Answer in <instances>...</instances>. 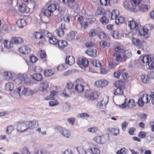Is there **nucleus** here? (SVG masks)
I'll return each mask as SVG.
<instances>
[{
	"mask_svg": "<svg viewBox=\"0 0 154 154\" xmlns=\"http://www.w3.org/2000/svg\"><path fill=\"white\" fill-rule=\"evenodd\" d=\"M18 93L19 95L20 94V92L21 91V94L24 95L26 96H29L32 95L34 93V91L28 89L27 88L24 87H21L17 88Z\"/></svg>",
	"mask_w": 154,
	"mask_h": 154,
	"instance_id": "obj_1",
	"label": "nucleus"
},
{
	"mask_svg": "<svg viewBox=\"0 0 154 154\" xmlns=\"http://www.w3.org/2000/svg\"><path fill=\"white\" fill-rule=\"evenodd\" d=\"M88 152L91 154H100V150L98 146L93 143H91L90 146L87 149Z\"/></svg>",
	"mask_w": 154,
	"mask_h": 154,
	"instance_id": "obj_2",
	"label": "nucleus"
},
{
	"mask_svg": "<svg viewBox=\"0 0 154 154\" xmlns=\"http://www.w3.org/2000/svg\"><path fill=\"white\" fill-rule=\"evenodd\" d=\"M18 78L22 83L25 84L26 85H30L31 83L30 79L26 74H20L19 75Z\"/></svg>",
	"mask_w": 154,
	"mask_h": 154,
	"instance_id": "obj_3",
	"label": "nucleus"
},
{
	"mask_svg": "<svg viewBox=\"0 0 154 154\" xmlns=\"http://www.w3.org/2000/svg\"><path fill=\"white\" fill-rule=\"evenodd\" d=\"M55 129L60 130V133L65 137L69 138L70 136V132L66 129L60 128L58 126H55Z\"/></svg>",
	"mask_w": 154,
	"mask_h": 154,
	"instance_id": "obj_4",
	"label": "nucleus"
},
{
	"mask_svg": "<svg viewBox=\"0 0 154 154\" xmlns=\"http://www.w3.org/2000/svg\"><path fill=\"white\" fill-rule=\"evenodd\" d=\"M108 83L107 80L102 79L96 81L94 83V85L97 87L101 88L107 86Z\"/></svg>",
	"mask_w": 154,
	"mask_h": 154,
	"instance_id": "obj_5",
	"label": "nucleus"
},
{
	"mask_svg": "<svg viewBox=\"0 0 154 154\" xmlns=\"http://www.w3.org/2000/svg\"><path fill=\"white\" fill-rule=\"evenodd\" d=\"M137 28V31H138L140 35L143 36L145 38H148L149 37L148 34V30L147 29L142 27L140 25Z\"/></svg>",
	"mask_w": 154,
	"mask_h": 154,
	"instance_id": "obj_6",
	"label": "nucleus"
},
{
	"mask_svg": "<svg viewBox=\"0 0 154 154\" xmlns=\"http://www.w3.org/2000/svg\"><path fill=\"white\" fill-rule=\"evenodd\" d=\"M141 0H133L131 3V10L134 12H136L139 9L138 5L140 3Z\"/></svg>",
	"mask_w": 154,
	"mask_h": 154,
	"instance_id": "obj_7",
	"label": "nucleus"
},
{
	"mask_svg": "<svg viewBox=\"0 0 154 154\" xmlns=\"http://www.w3.org/2000/svg\"><path fill=\"white\" fill-rule=\"evenodd\" d=\"M19 52L24 54H27L31 51V48L27 45H23L19 49Z\"/></svg>",
	"mask_w": 154,
	"mask_h": 154,
	"instance_id": "obj_8",
	"label": "nucleus"
},
{
	"mask_svg": "<svg viewBox=\"0 0 154 154\" xmlns=\"http://www.w3.org/2000/svg\"><path fill=\"white\" fill-rule=\"evenodd\" d=\"M128 25L129 27L131 29H135L137 31L140 25L137 24L136 22L133 19L128 21Z\"/></svg>",
	"mask_w": 154,
	"mask_h": 154,
	"instance_id": "obj_9",
	"label": "nucleus"
},
{
	"mask_svg": "<svg viewBox=\"0 0 154 154\" xmlns=\"http://www.w3.org/2000/svg\"><path fill=\"white\" fill-rule=\"evenodd\" d=\"M17 130L19 132H23L28 129L26 122L18 124L17 127Z\"/></svg>",
	"mask_w": 154,
	"mask_h": 154,
	"instance_id": "obj_10",
	"label": "nucleus"
},
{
	"mask_svg": "<svg viewBox=\"0 0 154 154\" xmlns=\"http://www.w3.org/2000/svg\"><path fill=\"white\" fill-rule=\"evenodd\" d=\"M61 26V27H59L56 30L57 34L60 37L63 36L64 34L63 29H65V25L64 23H62Z\"/></svg>",
	"mask_w": 154,
	"mask_h": 154,
	"instance_id": "obj_11",
	"label": "nucleus"
},
{
	"mask_svg": "<svg viewBox=\"0 0 154 154\" xmlns=\"http://www.w3.org/2000/svg\"><path fill=\"white\" fill-rule=\"evenodd\" d=\"M48 82L46 81H44L40 83L38 89L40 91H45L48 88Z\"/></svg>",
	"mask_w": 154,
	"mask_h": 154,
	"instance_id": "obj_12",
	"label": "nucleus"
},
{
	"mask_svg": "<svg viewBox=\"0 0 154 154\" xmlns=\"http://www.w3.org/2000/svg\"><path fill=\"white\" fill-rule=\"evenodd\" d=\"M89 62L88 60L86 58H83L81 60H79L77 62V64L81 67H86L88 66Z\"/></svg>",
	"mask_w": 154,
	"mask_h": 154,
	"instance_id": "obj_13",
	"label": "nucleus"
},
{
	"mask_svg": "<svg viewBox=\"0 0 154 154\" xmlns=\"http://www.w3.org/2000/svg\"><path fill=\"white\" fill-rule=\"evenodd\" d=\"M13 44H21L23 42V39L20 37H13L11 40Z\"/></svg>",
	"mask_w": 154,
	"mask_h": 154,
	"instance_id": "obj_14",
	"label": "nucleus"
},
{
	"mask_svg": "<svg viewBox=\"0 0 154 154\" xmlns=\"http://www.w3.org/2000/svg\"><path fill=\"white\" fill-rule=\"evenodd\" d=\"M67 45V43L66 41L60 40L58 41L57 47L60 49H63Z\"/></svg>",
	"mask_w": 154,
	"mask_h": 154,
	"instance_id": "obj_15",
	"label": "nucleus"
},
{
	"mask_svg": "<svg viewBox=\"0 0 154 154\" xmlns=\"http://www.w3.org/2000/svg\"><path fill=\"white\" fill-rule=\"evenodd\" d=\"M66 63L70 66L73 65L75 62L74 57L72 56H69L65 59Z\"/></svg>",
	"mask_w": 154,
	"mask_h": 154,
	"instance_id": "obj_16",
	"label": "nucleus"
},
{
	"mask_svg": "<svg viewBox=\"0 0 154 154\" xmlns=\"http://www.w3.org/2000/svg\"><path fill=\"white\" fill-rule=\"evenodd\" d=\"M85 53L92 57H95L97 56V51L96 50L90 49L86 51Z\"/></svg>",
	"mask_w": 154,
	"mask_h": 154,
	"instance_id": "obj_17",
	"label": "nucleus"
},
{
	"mask_svg": "<svg viewBox=\"0 0 154 154\" xmlns=\"http://www.w3.org/2000/svg\"><path fill=\"white\" fill-rule=\"evenodd\" d=\"M131 57L132 54L130 50H127L123 52L124 61H125L128 58Z\"/></svg>",
	"mask_w": 154,
	"mask_h": 154,
	"instance_id": "obj_18",
	"label": "nucleus"
},
{
	"mask_svg": "<svg viewBox=\"0 0 154 154\" xmlns=\"http://www.w3.org/2000/svg\"><path fill=\"white\" fill-rule=\"evenodd\" d=\"M28 129H32L36 127V122L35 121L26 122Z\"/></svg>",
	"mask_w": 154,
	"mask_h": 154,
	"instance_id": "obj_19",
	"label": "nucleus"
},
{
	"mask_svg": "<svg viewBox=\"0 0 154 154\" xmlns=\"http://www.w3.org/2000/svg\"><path fill=\"white\" fill-rule=\"evenodd\" d=\"M51 13L49 10L47 9L43 8L41 10V14L48 17H49L51 15Z\"/></svg>",
	"mask_w": 154,
	"mask_h": 154,
	"instance_id": "obj_20",
	"label": "nucleus"
},
{
	"mask_svg": "<svg viewBox=\"0 0 154 154\" xmlns=\"http://www.w3.org/2000/svg\"><path fill=\"white\" fill-rule=\"evenodd\" d=\"M153 56H151L149 55H146L140 57L141 61L143 63H148L150 60L151 59V58Z\"/></svg>",
	"mask_w": 154,
	"mask_h": 154,
	"instance_id": "obj_21",
	"label": "nucleus"
},
{
	"mask_svg": "<svg viewBox=\"0 0 154 154\" xmlns=\"http://www.w3.org/2000/svg\"><path fill=\"white\" fill-rule=\"evenodd\" d=\"M119 11L118 10H114L112 11L111 14V19L116 20L117 17L119 15Z\"/></svg>",
	"mask_w": 154,
	"mask_h": 154,
	"instance_id": "obj_22",
	"label": "nucleus"
},
{
	"mask_svg": "<svg viewBox=\"0 0 154 154\" xmlns=\"http://www.w3.org/2000/svg\"><path fill=\"white\" fill-rule=\"evenodd\" d=\"M75 91L78 93H81L84 91V87L81 84L76 85L75 87Z\"/></svg>",
	"mask_w": 154,
	"mask_h": 154,
	"instance_id": "obj_23",
	"label": "nucleus"
},
{
	"mask_svg": "<svg viewBox=\"0 0 154 154\" xmlns=\"http://www.w3.org/2000/svg\"><path fill=\"white\" fill-rule=\"evenodd\" d=\"M31 76L33 79L38 81H40L42 79V76L40 73H35Z\"/></svg>",
	"mask_w": 154,
	"mask_h": 154,
	"instance_id": "obj_24",
	"label": "nucleus"
},
{
	"mask_svg": "<svg viewBox=\"0 0 154 154\" xmlns=\"http://www.w3.org/2000/svg\"><path fill=\"white\" fill-rule=\"evenodd\" d=\"M114 84L116 88H125V83L122 81H116Z\"/></svg>",
	"mask_w": 154,
	"mask_h": 154,
	"instance_id": "obj_25",
	"label": "nucleus"
},
{
	"mask_svg": "<svg viewBox=\"0 0 154 154\" xmlns=\"http://www.w3.org/2000/svg\"><path fill=\"white\" fill-rule=\"evenodd\" d=\"M114 91V94L115 95H122L123 94V89L125 88H116Z\"/></svg>",
	"mask_w": 154,
	"mask_h": 154,
	"instance_id": "obj_26",
	"label": "nucleus"
},
{
	"mask_svg": "<svg viewBox=\"0 0 154 154\" xmlns=\"http://www.w3.org/2000/svg\"><path fill=\"white\" fill-rule=\"evenodd\" d=\"M76 33L74 31H71L67 34L66 36V39L68 40L73 39L76 35Z\"/></svg>",
	"mask_w": 154,
	"mask_h": 154,
	"instance_id": "obj_27",
	"label": "nucleus"
},
{
	"mask_svg": "<svg viewBox=\"0 0 154 154\" xmlns=\"http://www.w3.org/2000/svg\"><path fill=\"white\" fill-rule=\"evenodd\" d=\"M17 24L20 27L22 28L26 25V23L24 20L20 19L17 21Z\"/></svg>",
	"mask_w": 154,
	"mask_h": 154,
	"instance_id": "obj_28",
	"label": "nucleus"
},
{
	"mask_svg": "<svg viewBox=\"0 0 154 154\" xmlns=\"http://www.w3.org/2000/svg\"><path fill=\"white\" fill-rule=\"evenodd\" d=\"M50 43L53 45H55L57 46V44L58 42V40L54 37L52 36L49 38Z\"/></svg>",
	"mask_w": 154,
	"mask_h": 154,
	"instance_id": "obj_29",
	"label": "nucleus"
},
{
	"mask_svg": "<svg viewBox=\"0 0 154 154\" xmlns=\"http://www.w3.org/2000/svg\"><path fill=\"white\" fill-rule=\"evenodd\" d=\"M14 88V85L11 82H9L5 85V89L7 91H11Z\"/></svg>",
	"mask_w": 154,
	"mask_h": 154,
	"instance_id": "obj_30",
	"label": "nucleus"
},
{
	"mask_svg": "<svg viewBox=\"0 0 154 154\" xmlns=\"http://www.w3.org/2000/svg\"><path fill=\"white\" fill-rule=\"evenodd\" d=\"M147 63L149 69H154V55L151 58V59Z\"/></svg>",
	"mask_w": 154,
	"mask_h": 154,
	"instance_id": "obj_31",
	"label": "nucleus"
},
{
	"mask_svg": "<svg viewBox=\"0 0 154 154\" xmlns=\"http://www.w3.org/2000/svg\"><path fill=\"white\" fill-rule=\"evenodd\" d=\"M85 96L87 98H89V99L91 100H94L97 97V94L96 93H92L90 95L86 94Z\"/></svg>",
	"mask_w": 154,
	"mask_h": 154,
	"instance_id": "obj_32",
	"label": "nucleus"
},
{
	"mask_svg": "<svg viewBox=\"0 0 154 154\" xmlns=\"http://www.w3.org/2000/svg\"><path fill=\"white\" fill-rule=\"evenodd\" d=\"M36 154H50V151L47 149H43L37 151Z\"/></svg>",
	"mask_w": 154,
	"mask_h": 154,
	"instance_id": "obj_33",
	"label": "nucleus"
},
{
	"mask_svg": "<svg viewBox=\"0 0 154 154\" xmlns=\"http://www.w3.org/2000/svg\"><path fill=\"white\" fill-rule=\"evenodd\" d=\"M76 149L79 154H88L86 149L82 147H76Z\"/></svg>",
	"mask_w": 154,
	"mask_h": 154,
	"instance_id": "obj_34",
	"label": "nucleus"
},
{
	"mask_svg": "<svg viewBox=\"0 0 154 154\" xmlns=\"http://www.w3.org/2000/svg\"><path fill=\"white\" fill-rule=\"evenodd\" d=\"M3 43L5 47L7 48H10L13 46V44L11 42V40L8 42L7 40H5Z\"/></svg>",
	"mask_w": 154,
	"mask_h": 154,
	"instance_id": "obj_35",
	"label": "nucleus"
},
{
	"mask_svg": "<svg viewBox=\"0 0 154 154\" xmlns=\"http://www.w3.org/2000/svg\"><path fill=\"white\" fill-rule=\"evenodd\" d=\"M108 130L110 132L113 133L115 136L119 134V129L114 128H109Z\"/></svg>",
	"mask_w": 154,
	"mask_h": 154,
	"instance_id": "obj_36",
	"label": "nucleus"
},
{
	"mask_svg": "<svg viewBox=\"0 0 154 154\" xmlns=\"http://www.w3.org/2000/svg\"><path fill=\"white\" fill-rule=\"evenodd\" d=\"M44 74L45 76H51L54 74V72L51 69H47L44 71Z\"/></svg>",
	"mask_w": 154,
	"mask_h": 154,
	"instance_id": "obj_37",
	"label": "nucleus"
},
{
	"mask_svg": "<svg viewBox=\"0 0 154 154\" xmlns=\"http://www.w3.org/2000/svg\"><path fill=\"white\" fill-rule=\"evenodd\" d=\"M131 41L133 44L136 46H139L141 44L140 41L138 38H132Z\"/></svg>",
	"mask_w": 154,
	"mask_h": 154,
	"instance_id": "obj_38",
	"label": "nucleus"
},
{
	"mask_svg": "<svg viewBox=\"0 0 154 154\" xmlns=\"http://www.w3.org/2000/svg\"><path fill=\"white\" fill-rule=\"evenodd\" d=\"M26 6L24 4L22 3L19 5V9L21 13L25 12L26 10Z\"/></svg>",
	"mask_w": 154,
	"mask_h": 154,
	"instance_id": "obj_39",
	"label": "nucleus"
},
{
	"mask_svg": "<svg viewBox=\"0 0 154 154\" xmlns=\"http://www.w3.org/2000/svg\"><path fill=\"white\" fill-rule=\"evenodd\" d=\"M123 53L119 54H114V56L116 57V60L118 62L122 61L123 58Z\"/></svg>",
	"mask_w": 154,
	"mask_h": 154,
	"instance_id": "obj_40",
	"label": "nucleus"
},
{
	"mask_svg": "<svg viewBox=\"0 0 154 154\" xmlns=\"http://www.w3.org/2000/svg\"><path fill=\"white\" fill-rule=\"evenodd\" d=\"M14 129V128L12 125H8L6 128V133L7 134H10L11 133Z\"/></svg>",
	"mask_w": 154,
	"mask_h": 154,
	"instance_id": "obj_41",
	"label": "nucleus"
},
{
	"mask_svg": "<svg viewBox=\"0 0 154 154\" xmlns=\"http://www.w3.org/2000/svg\"><path fill=\"white\" fill-rule=\"evenodd\" d=\"M125 19L124 17L122 16H119L116 20L115 23L117 24H121L124 22Z\"/></svg>",
	"mask_w": 154,
	"mask_h": 154,
	"instance_id": "obj_42",
	"label": "nucleus"
},
{
	"mask_svg": "<svg viewBox=\"0 0 154 154\" xmlns=\"http://www.w3.org/2000/svg\"><path fill=\"white\" fill-rule=\"evenodd\" d=\"M70 108V104L66 103H64L62 106L63 110L64 112H68Z\"/></svg>",
	"mask_w": 154,
	"mask_h": 154,
	"instance_id": "obj_43",
	"label": "nucleus"
},
{
	"mask_svg": "<svg viewBox=\"0 0 154 154\" xmlns=\"http://www.w3.org/2000/svg\"><path fill=\"white\" fill-rule=\"evenodd\" d=\"M114 49L115 51V54H119L123 53L124 50L121 49L120 47L115 46Z\"/></svg>",
	"mask_w": 154,
	"mask_h": 154,
	"instance_id": "obj_44",
	"label": "nucleus"
},
{
	"mask_svg": "<svg viewBox=\"0 0 154 154\" xmlns=\"http://www.w3.org/2000/svg\"><path fill=\"white\" fill-rule=\"evenodd\" d=\"M141 78L142 82L144 83H147V82L149 81V77L144 74H143L141 76Z\"/></svg>",
	"mask_w": 154,
	"mask_h": 154,
	"instance_id": "obj_45",
	"label": "nucleus"
},
{
	"mask_svg": "<svg viewBox=\"0 0 154 154\" xmlns=\"http://www.w3.org/2000/svg\"><path fill=\"white\" fill-rule=\"evenodd\" d=\"M48 8L52 13L57 9V7L55 4H51L48 6Z\"/></svg>",
	"mask_w": 154,
	"mask_h": 154,
	"instance_id": "obj_46",
	"label": "nucleus"
},
{
	"mask_svg": "<svg viewBox=\"0 0 154 154\" xmlns=\"http://www.w3.org/2000/svg\"><path fill=\"white\" fill-rule=\"evenodd\" d=\"M135 103L133 100H129L128 101L127 106L129 108H132L135 107Z\"/></svg>",
	"mask_w": 154,
	"mask_h": 154,
	"instance_id": "obj_47",
	"label": "nucleus"
},
{
	"mask_svg": "<svg viewBox=\"0 0 154 154\" xmlns=\"http://www.w3.org/2000/svg\"><path fill=\"white\" fill-rule=\"evenodd\" d=\"M124 70V69H122L115 72L113 74L114 76L116 78H119L120 75L123 73Z\"/></svg>",
	"mask_w": 154,
	"mask_h": 154,
	"instance_id": "obj_48",
	"label": "nucleus"
},
{
	"mask_svg": "<svg viewBox=\"0 0 154 154\" xmlns=\"http://www.w3.org/2000/svg\"><path fill=\"white\" fill-rule=\"evenodd\" d=\"M92 64L94 66L97 67L101 68V64L100 61L97 60H94L92 62Z\"/></svg>",
	"mask_w": 154,
	"mask_h": 154,
	"instance_id": "obj_49",
	"label": "nucleus"
},
{
	"mask_svg": "<svg viewBox=\"0 0 154 154\" xmlns=\"http://www.w3.org/2000/svg\"><path fill=\"white\" fill-rule=\"evenodd\" d=\"M101 5H102L107 6L110 3L111 4L112 1L109 0H100Z\"/></svg>",
	"mask_w": 154,
	"mask_h": 154,
	"instance_id": "obj_50",
	"label": "nucleus"
},
{
	"mask_svg": "<svg viewBox=\"0 0 154 154\" xmlns=\"http://www.w3.org/2000/svg\"><path fill=\"white\" fill-rule=\"evenodd\" d=\"M100 21L103 25H106L109 22L108 19L105 17H103L100 18Z\"/></svg>",
	"mask_w": 154,
	"mask_h": 154,
	"instance_id": "obj_51",
	"label": "nucleus"
},
{
	"mask_svg": "<svg viewBox=\"0 0 154 154\" xmlns=\"http://www.w3.org/2000/svg\"><path fill=\"white\" fill-rule=\"evenodd\" d=\"M75 1V0H59L60 2H62L63 3H66L69 6V4L73 3Z\"/></svg>",
	"mask_w": 154,
	"mask_h": 154,
	"instance_id": "obj_52",
	"label": "nucleus"
},
{
	"mask_svg": "<svg viewBox=\"0 0 154 154\" xmlns=\"http://www.w3.org/2000/svg\"><path fill=\"white\" fill-rule=\"evenodd\" d=\"M35 37L36 39H42L43 37V33H42L41 32H36L35 34Z\"/></svg>",
	"mask_w": 154,
	"mask_h": 154,
	"instance_id": "obj_53",
	"label": "nucleus"
},
{
	"mask_svg": "<svg viewBox=\"0 0 154 154\" xmlns=\"http://www.w3.org/2000/svg\"><path fill=\"white\" fill-rule=\"evenodd\" d=\"M21 154H30L31 153L29 149L26 147H24L21 149Z\"/></svg>",
	"mask_w": 154,
	"mask_h": 154,
	"instance_id": "obj_54",
	"label": "nucleus"
},
{
	"mask_svg": "<svg viewBox=\"0 0 154 154\" xmlns=\"http://www.w3.org/2000/svg\"><path fill=\"white\" fill-rule=\"evenodd\" d=\"M100 46L102 48H105L107 46L108 43L104 40L101 41L99 43Z\"/></svg>",
	"mask_w": 154,
	"mask_h": 154,
	"instance_id": "obj_55",
	"label": "nucleus"
},
{
	"mask_svg": "<svg viewBox=\"0 0 154 154\" xmlns=\"http://www.w3.org/2000/svg\"><path fill=\"white\" fill-rule=\"evenodd\" d=\"M49 105L51 106H54L58 104L59 103L57 100L50 101L49 102Z\"/></svg>",
	"mask_w": 154,
	"mask_h": 154,
	"instance_id": "obj_56",
	"label": "nucleus"
},
{
	"mask_svg": "<svg viewBox=\"0 0 154 154\" xmlns=\"http://www.w3.org/2000/svg\"><path fill=\"white\" fill-rule=\"evenodd\" d=\"M4 75L5 79H8L11 78L12 74L9 72H5L4 73Z\"/></svg>",
	"mask_w": 154,
	"mask_h": 154,
	"instance_id": "obj_57",
	"label": "nucleus"
},
{
	"mask_svg": "<svg viewBox=\"0 0 154 154\" xmlns=\"http://www.w3.org/2000/svg\"><path fill=\"white\" fill-rule=\"evenodd\" d=\"M127 152V149L125 148H123L119 150H118L116 153L117 154H125Z\"/></svg>",
	"mask_w": 154,
	"mask_h": 154,
	"instance_id": "obj_58",
	"label": "nucleus"
},
{
	"mask_svg": "<svg viewBox=\"0 0 154 154\" xmlns=\"http://www.w3.org/2000/svg\"><path fill=\"white\" fill-rule=\"evenodd\" d=\"M98 131V128L97 127H92L89 128L88 129V131L89 132H91L92 133H95Z\"/></svg>",
	"mask_w": 154,
	"mask_h": 154,
	"instance_id": "obj_59",
	"label": "nucleus"
},
{
	"mask_svg": "<svg viewBox=\"0 0 154 154\" xmlns=\"http://www.w3.org/2000/svg\"><path fill=\"white\" fill-rule=\"evenodd\" d=\"M101 143L103 144L106 142L108 139L107 136L105 137L103 136H100Z\"/></svg>",
	"mask_w": 154,
	"mask_h": 154,
	"instance_id": "obj_60",
	"label": "nucleus"
},
{
	"mask_svg": "<svg viewBox=\"0 0 154 154\" xmlns=\"http://www.w3.org/2000/svg\"><path fill=\"white\" fill-rule=\"evenodd\" d=\"M66 68L65 64H62L59 65L57 68V69L58 71H60L64 70Z\"/></svg>",
	"mask_w": 154,
	"mask_h": 154,
	"instance_id": "obj_61",
	"label": "nucleus"
},
{
	"mask_svg": "<svg viewBox=\"0 0 154 154\" xmlns=\"http://www.w3.org/2000/svg\"><path fill=\"white\" fill-rule=\"evenodd\" d=\"M112 35L116 39H118L119 38V34L117 31H114L112 33Z\"/></svg>",
	"mask_w": 154,
	"mask_h": 154,
	"instance_id": "obj_62",
	"label": "nucleus"
},
{
	"mask_svg": "<svg viewBox=\"0 0 154 154\" xmlns=\"http://www.w3.org/2000/svg\"><path fill=\"white\" fill-rule=\"evenodd\" d=\"M143 97H141L140 98H139L138 101V105L141 107L143 106L144 105V102L143 101Z\"/></svg>",
	"mask_w": 154,
	"mask_h": 154,
	"instance_id": "obj_63",
	"label": "nucleus"
},
{
	"mask_svg": "<svg viewBox=\"0 0 154 154\" xmlns=\"http://www.w3.org/2000/svg\"><path fill=\"white\" fill-rule=\"evenodd\" d=\"M38 59L35 56H32L29 58V61L32 63H35L37 60Z\"/></svg>",
	"mask_w": 154,
	"mask_h": 154,
	"instance_id": "obj_64",
	"label": "nucleus"
}]
</instances>
